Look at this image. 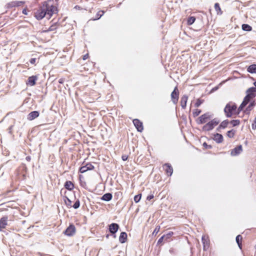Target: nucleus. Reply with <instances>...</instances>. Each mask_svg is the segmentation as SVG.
I'll return each instance as SVG.
<instances>
[{
    "instance_id": "obj_53",
    "label": "nucleus",
    "mask_w": 256,
    "mask_h": 256,
    "mask_svg": "<svg viewBox=\"0 0 256 256\" xmlns=\"http://www.w3.org/2000/svg\"><path fill=\"white\" fill-rule=\"evenodd\" d=\"M26 160L27 161L30 162V160H31V158H30V156H28L26 157Z\"/></svg>"
},
{
    "instance_id": "obj_31",
    "label": "nucleus",
    "mask_w": 256,
    "mask_h": 256,
    "mask_svg": "<svg viewBox=\"0 0 256 256\" xmlns=\"http://www.w3.org/2000/svg\"><path fill=\"white\" fill-rule=\"evenodd\" d=\"M230 123L232 124V126H236L240 124V120H230Z\"/></svg>"
},
{
    "instance_id": "obj_55",
    "label": "nucleus",
    "mask_w": 256,
    "mask_h": 256,
    "mask_svg": "<svg viewBox=\"0 0 256 256\" xmlns=\"http://www.w3.org/2000/svg\"><path fill=\"white\" fill-rule=\"evenodd\" d=\"M49 29L50 30H54V28H52V26H51Z\"/></svg>"
},
{
    "instance_id": "obj_24",
    "label": "nucleus",
    "mask_w": 256,
    "mask_h": 256,
    "mask_svg": "<svg viewBox=\"0 0 256 256\" xmlns=\"http://www.w3.org/2000/svg\"><path fill=\"white\" fill-rule=\"evenodd\" d=\"M242 30L246 32H250L252 30V27L248 24H242Z\"/></svg>"
},
{
    "instance_id": "obj_29",
    "label": "nucleus",
    "mask_w": 256,
    "mask_h": 256,
    "mask_svg": "<svg viewBox=\"0 0 256 256\" xmlns=\"http://www.w3.org/2000/svg\"><path fill=\"white\" fill-rule=\"evenodd\" d=\"M64 202L66 204L68 208H71L72 207V201L70 199H69L67 196L64 197Z\"/></svg>"
},
{
    "instance_id": "obj_56",
    "label": "nucleus",
    "mask_w": 256,
    "mask_h": 256,
    "mask_svg": "<svg viewBox=\"0 0 256 256\" xmlns=\"http://www.w3.org/2000/svg\"><path fill=\"white\" fill-rule=\"evenodd\" d=\"M218 88V86L214 87V88H212V90H216Z\"/></svg>"
},
{
    "instance_id": "obj_46",
    "label": "nucleus",
    "mask_w": 256,
    "mask_h": 256,
    "mask_svg": "<svg viewBox=\"0 0 256 256\" xmlns=\"http://www.w3.org/2000/svg\"><path fill=\"white\" fill-rule=\"evenodd\" d=\"M36 58H32L30 59V62L31 64H34L36 62Z\"/></svg>"
},
{
    "instance_id": "obj_26",
    "label": "nucleus",
    "mask_w": 256,
    "mask_h": 256,
    "mask_svg": "<svg viewBox=\"0 0 256 256\" xmlns=\"http://www.w3.org/2000/svg\"><path fill=\"white\" fill-rule=\"evenodd\" d=\"M214 9L217 12L218 14H222V11L220 4L218 3H216L214 4Z\"/></svg>"
},
{
    "instance_id": "obj_35",
    "label": "nucleus",
    "mask_w": 256,
    "mask_h": 256,
    "mask_svg": "<svg viewBox=\"0 0 256 256\" xmlns=\"http://www.w3.org/2000/svg\"><path fill=\"white\" fill-rule=\"evenodd\" d=\"M80 206V202L79 200H77L74 204L72 206V207L74 209L78 208Z\"/></svg>"
},
{
    "instance_id": "obj_38",
    "label": "nucleus",
    "mask_w": 256,
    "mask_h": 256,
    "mask_svg": "<svg viewBox=\"0 0 256 256\" xmlns=\"http://www.w3.org/2000/svg\"><path fill=\"white\" fill-rule=\"evenodd\" d=\"M160 230V226H156V227L155 228L152 232V235L156 236V234L159 232Z\"/></svg>"
},
{
    "instance_id": "obj_45",
    "label": "nucleus",
    "mask_w": 256,
    "mask_h": 256,
    "mask_svg": "<svg viewBox=\"0 0 256 256\" xmlns=\"http://www.w3.org/2000/svg\"><path fill=\"white\" fill-rule=\"evenodd\" d=\"M202 145L206 149H211L212 148V146L211 145L208 144L206 142H204Z\"/></svg>"
},
{
    "instance_id": "obj_37",
    "label": "nucleus",
    "mask_w": 256,
    "mask_h": 256,
    "mask_svg": "<svg viewBox=\"0 0 256 256\" xmlns=\"http://www.w3.org/2000/svg\"><path fill=\"white\" fill-rule=\"evenodd\" d=\"M202 112V110L200 109H195L193 112V116L196 117L198 116Z\"/></svg>"
},
{
    "instance_id": "obj_13",
    "label": "nucleus",
    "mask_w": 256,
    "mask_h": 256,
    "mask_svg": "<svg viewBox=\"0 0 256 256\" xmlns=\"http://www.w3.org/2000/svg\"><path fill=\"white\" fill-rule=\"evenodd\" d=\"M40 112L38 111H32L28 115L27 119L29 120H32L38 118Z\"/></svg>"
},
{
    "instance_id": "obj_54",
    "label": "nucleus",
    "mask_w": 256,
    "mask_h": 256,
    "mask_svg": "<svg viewBox=\"0 0 256 256\" xmlns=\"http://www.w3.org/2000/svg\"><path fill=\"white\" fill-rule=\"evenodd\" d=\"M238 244V246L239 247V248L240 249H242V243L241 242H239Z\"/></svg>"
},
{
    "instance_id": "obj_57",
    "label": "nucleus",
    "mask_w": 256,
    "mask_h": 256,
    "mask_svg": "<svg viewBox=\"0 0 256 256\" xmlns=\"http://www.w3.org/2000/svg\"><path fill=\"white\" fill-rule=\"evenodd\" d=\"M109 236H110V235L108 234H107L106 236V238H109Z\"/></svg>"
},
{
    "instance_id": "obj_48",
    "label": "nucleus",
    "mask_w": 256,
    "mask_h": 256,
    "mask_svg": "<svg viewBox=\"0 0 256 256\" xmlns=\"http://www.w3.org/2000/svg\"><path fill=\"white\" fill-rule=\"evenodd\" d=\"M154 195L153 194H150L149 196H148L146 198V200H151L152 199L154 198Z\"/></svg>"
},
{
    "instance_id": "obj_20",
    "label": "nucleus",
    "mask_w": 256,
    "mask_h": 256,
    "mask_svg": "<svg viewBox=\"0 0 256 256\" xmlns=\"http://www.w3.org/2000/svg\"><path fill=\"white\" fill-rule=\"evenodd\" d=\"M127 234L126 232H122L119 237V241L120 243H124L127 240Z\"/></svg>"
},
{
    "instance_id": "obj_43",
    "label": "nucleus",
    "mask_w": 256,
    "mask_h": 256,
    "mask_svg": "<svg viewBox=\"0 0 256 256\" xmlns=\"http://www.w3.org/2000/svg\"><path fill=\"white\" fill-rule=\"evenodd\" d=\"M14 2H15V4H16V7L19 6H21L22 4H24V1L16 0V1H14Z\"/></svg>"
},
{
    "instance_id": "obj_22",
    "label": "nucleus",
    "mask_w": 256,
    "mask_h": 256,
    "mask_svg": "<svg viewBox=\"0 0 256 256\" xmlns=\"http://www.w3.org/2000/svg\"><path fill=\"white\" fill-rule=\"evenodd\" d=\"M247 71L250 74L256 73V64H252L248 66Z\"/></svg>"
},
{
    "instance_id": "obj_15",
    "label": "nucleus",
    "mask_w": 256,
    "mask_h": 256,
    "mask_svg": "<svg viewBox=\"0 0 256 256\" xmlns=\"http://www.w3.org/2000/svg\"><path fill=\"white\" fill-rule=\"evenodd\" d=\"M8 216H3L0 219V230L2 231V229L4 228L8 224Z\"/></svg>"
},
{
    "instance_id": "obj_23",
    "label": "nucleus",
    "mask_w": 256,
    "mask_h": 256,
    "mask_svg": "<svg viewBox=\"0 0 256 256\" xmlns=\"http://www.w3.org/2000/svg\"><path fill=\"white\" fill-rule=\"evenodd\" d=\"M255 104H256V103H255L254 101L251 102L249 104V105L247 106V108H246V112L247 113L250 112L252 110V108L254 106Z\"/></svg>"
},
{
    "instance_id": "obj_6",
    "label": "nucleus",
    "mask_w": 256,
    "mask_h": 256,
    "mask_svg": "<svg viewBox=\"0 0 256 256\" xmlns=\"http://www.w3.org/2000/svg\"><path fill=\"white\" fill-rule=\"evenodd\" d=\"M120 228L119 225L116 223H112L108 225V231L113 236L114 238H116V233Z\"/></svg>"
},
{
    "instance_id": "obj_12",
    "label": "nucleus",
    "mask_w": 256,
    "mask_h": 256,
    "mask_svg": "<svg viewBox=\"0 0 256 256\" xmlns=\"http://www.w3.org/2000/svg\"><path fill=\"white\" fill-rule=\"evenodd\" d=\"M246 95L250 98H254L256 96V88L250 87L246 91Z\"/></svg>"
},
{
    "instance_id": "obj_36",
    "label": "nucleus",
    "mask_w": 256,
    "mask_h": 256,
    "mask_svg": "<svg viewBox=\"0 0 256 256\" xmlns=\"http://www.w3.org/2000/svg\"><path fill=\"white\" fill-rule=\"evenodd\" d=\"M247 105V104L242 101V103L240 104V106L238 108V112L242 110Z\"/></svg>"
},
{
    "instance_id": "obj_3",
    "label": "nucleus",
    "mask_w": 256,
    "mask_h": 256,
    "mask_svg": "<svg viewBox=\"0 0 256 256\" xmlns=\"http://www.w3.org/2000/svg\"><path fill=\"white\" fill-rule=\"evenodd\" d=\"M46 16H47L46 8L44 6L43 3L42 6L40 7L34 13V16L38 20H41Z\"/></svg>"
},
{
    "instance_id": "obj_47",
    "label": "nucleus",
    "mask_w": 256,
    "mask_h": 256,
    "mask_svg": "<svg viewBox=\"0 0 256 256\" xmlns=\"http://www.w3.org/2000/svg\"><path fill=\"white\" fill-rule=\"evenodd\" d=\"M122 160H124V161H126L128 160V156L127 155H122Z\"/></svg>"
},
{
    "instance_id": "obj_30",
    "label": "nucleus",
    "mask_w": 256,
    "mask_h": 256,
    "mask_svg": "<svg viewBox=\"0 0 256 256\" xmlns=\"http://www.w3.org/2000/svg\"><path fill=\"white\" fill-rule=\"evenodd\" d=\"M235 132L236 131L234 130H231L227 132L226 136L230 138H232L234 136Z\"/></svg>"
},
{
    "instance_id": "obj_41",
    "label": "nucleus",
    "mask_w": 256,
    "mask_h": 256,
    "mask_svg": "<svg viewBox=\"0 0 256 256\" xmlns=\"http://www.w3.org/2000/svg\"><path fill=\"white\" fill-rule=\"evenodd\" d=\"M165 240V237L164 236V235H163L162 236H161L158 240V242H157V245H160V244L164 240Z\"/></svg>"
},
{
    "instance_id": "obj_50",
    "label": "nucleus",
    "mask_w": 256,
    "mask_h": 256,
    "mask_svg": "<svg viewBox=\"0 0 256 256\" xmlns=\"http://www.w3.org/2000/svg\"><path fill=\"white\" fill-rule=\"evenodd\" d=\"M64 78H60L59 80H58V82L60 84H63L64 82Z\"/></svg>"
},
{
    "instance_id": "obj_5",
    "label": "nucleus",
    "mask_w": 256,
    "mask_h": 256,
    "mask_svg": "<svg viewBox=\"0 0 256 256\" xmlns=\"http://www.w3.org/2000/svg\"><path fill=\"white\" fill-rule=\"evenodd\" d=\"M44 6L46 8V14L47 16H48V18H50L56 12L58 11L57 8L53 5H49L46 2H44Z\"/></svg>"
},
{
    "instance_id": "obj_58",
    "label": "nucleus",
    "mask_w": 256,
    "mask_h": 256,
    "mask_svg": "<svg viewBox=\"0 0 256 256\" xmlns=\"http://www.w3.org/2000/svg\"><path fill=\"white\" fill-rule=\"evenodd\" d=\"M254 88H256V81L254 82Z\"/></svg>"
},
{
    "instance_id": "obj_27",
    "label": "nucleus",
    "mask_w": 256,
    "mask_h": 256,
    "mask_svg": "<svg viewBox=\"0 0 256 256\" xmlns=\"http://www.w3.org/2000/svg\"><path fill=\"white\" fill-rule=\"evenodd\" d=\"M196 20V18L194 16L189 17L187 20V24L190 26Z\"/></svg>"
},
{
    "instance_id": "obj_17",
    "label": "nucleus",
    "mask_w": 256,
    "mask_h": 256,
    "mask_svg": "<svg viewBox=\"0 0 256 256\" xmlns=\"http://www.w3.org/2000/svg\"><path fill=\"white\" fill-rule=\"evenodd\" d=\"M164 166L166 167L165 171L168 175L170 176H172L173 172V168L172 166L168 163H166L164 165Z\"/></svg>"
},
{
    "instance_id": "obj_9",
    "label": "nucleus",
    "mask_w": 256,
    "mask_h": 256,
    "mask_svg": "<svg viewBox=\"0 0 256 256\" xmlns=\"http://www.w3.org/2000/svg\"><path fill=\"white\" fill-rule=\"evenodd\" d=\"M133 124L138 132H142L143 130L144 127L142 123L139 120L136 118L134 119L133 120Z\"/></svg>"
},
{
    "instance_id": "obj_19",
    "label": "nucleus",
    "mask_w": 256,
    "mask_h": 256,
    "mask_svg": "<svg viewBox=\"0 0 256 256\" xmlns=\"http://www.w3.org/2000/svg\"><path fill=\"white\" fill-rule=\"evenodd\" d=\"M112 198V195L111 193L108 192L104 194L100 198V199L104 201L109 202Z\"/></svg>"
},
{
    "instance_id": "obj_32",
    "label": "nucleus",
    "mask_w": 256,
    "mask_h": 256,
    "mask_svg": "<svg viewBox=\"0 0 256 256\" xmlns=\"http://www.w3.org/2000/svg\"><path fill=\"white\" fill-rule=\"evenodd\" d=\"M6 8H12L16 7V4H15L14 1H12V2L8 3L6 4Z\"/></svg>"
},
{
    "instance_id": "obj_8",
    "label": "nucleus",
    "mask_w": 256,
    "mask_h": 256,
    "mask_svg": "<svg viewBox=\"0 0 256 256\" xmlns=\"http://www.w3.org/2000/svg\"><path fill=\"white\" fill-rule=\"evenodd\" d=\"M76 232V228L73 224H70L64 232V234L68 236H71Z\"/></svg>"
},
{
    "instance_id": "obj_33",
    "label": "nucleus",
    "mask_w": 256,
    "mask_h": 256,
    "mask_svg": "<svg viewBox=\"0 0 256 256\" xmlns=\"http://www.w3.org/2000/svg\"><path fill=\"white\" fill-rule=\"evenodd\" d=\"M174 234V232H169L166 234H164L165 237V240H168L170 239L172 236Z\"/></svg>"
},
{
    "instance_id": "obj_49",
    "label": "nucleus",
    "mask_w": 256,
    "mask_h": 256,
    "mask_svg": "<svg viewBox=\"0 0 256 256\" xmlns=\"http://www.w3.org/2000/svg\"><path fill=\"white\" fill-rule=\"evenodd\" d=\"M22 14H26V15H27L28 14H27V10L26 8H24L22 10Z\"/></svg>"
},
{
    "instance_id": "obj_25",
    "label": "nucleus",
    "mask_w": 256,
    "mask_h": 256,
    "mask_svg": "<svg viewBox=\"0 0 256 256\" xmlns=\"http://www.w3.org/2000/svg\"><path fill=\"white\" fill-rule=\"evenodd\" d=\"M230 123V122L228 120H224V121H222L220 124V127L222 128V129H224L226 128L228 124Z\"/></svg>"
},
{
    "instance_id": "obj_7",
    "label": "nucleus",
    "mask_w": 256,
    "mask_h": 256,
    "mask_svg": "<svg viewBox=\"0 0 256 256\" xmlns=\"http://www.w3.org/2000/svg\"><path fill=\"white\" fill-rule=\"evenodd\" d=\"M171 98L174 104H176L178 100L179 92L177 86H176L171 94Z\"/></svg>"
},
{
    "instance_id": "obj_52",
    "label": "nucleus",
    "mask_w": 256,
    "mask_h": 256,
    "mask_svg": "<svg viewBox=\"0 0 256 256\" xmlns=\"http://www.w3.org/2000/svg\"><path fill=\"white\" fill-rule=\"evenodd\" d=\"M222 128L220 127V126L219 125L216 128V131L218 132H221V130H222Z\"/></svg>"
},
{
    "instance_id": "obj_34",
    "label": "nucleus",
    "mask_w": 256,
    "mask_h": 256,
    "mask_svg": "<svg viewBox=\"0 0 256 256\" xmlns=\"http://www.w3.org/2000/svg\"><path fill=\"white\" fill-rule=\"evenodd\" d=\"M141 198H142L141 194L136 195L134 197V201L136 203H138L140 201Z\"/></svg>"
},
{
    "instance_id": "obj_18",
    "label": "nucleus",
    "mask_w": 256,
    "mask_h": 256,
    "mask_svg": "<svg viewBox=\"0 0 256 256\" xmlns=\"http://www.w3.org/2000/svg\"><path fill=\"white\" fill-rule=\"evenodd\" d=\"M188 99V96L186 95H184L180 100V105L182 108H185L186 106V103Z\"/></svg>"
},
{
    "instance_id": "obj_51",
    "label": "nucleus",
    "mask_w": 256,
    "mask_h": 256,
    "mask_svg": "<svg viewBox=\"0 0 256 256\" xmlns=\"http://www.w3.org/2000/svg\"><path fill=\"white\" fill-rule=\"evenodd\" d=\"M88 57V54H86L84 56H83V60H86V59H87Z\"/></svg>"
},
{
    "instance_id": "obj_39",
    "label": "nucleus",
    "mask_w": 256,
    "mask_h": 256,
    "mask_svg": "<svg viewBox=\"0 0 256 256\" xmlns=\"http://www.w3.org/2000/svg\"><path fill=\"white\" fill-rule=\"evenodd\" d=\"M203 101H204L203 100L198 98L196 100V102L194 104L195 106L196 107L200 106V104L203 102Z\"/></svg>"
},
{
    "instance_id": "obj_21",
    "label": "nucleus",
    "mask_w": 256,
    "mask_h": 256,
    "mask_svg": "<svg viewBox=\"0 0 256 256\" xmlns=\"http://www.w3.org/2000/svg\"><path fill=\"white\" fill-rule=\"evenodd\" d=\"M64 186L66 190H72L74 188V184L71 181L68 180L64 183Z\"/></svg>"
},
{
    "instance_id": "obj_11",
    "label": "nucleus",
    "mask_w": 256,
    "mask_h": 256,
    "mask_svg": "<svg viewBox=\"0 0 256 256\" xmlns=\"http://www.w3.org/2000/svg\"><path fill=\"white\" fill-rule=\"evenodd\" d=\"M94 168V166L90 163L86 164L80 168L79 171L80 173H84L88 170H92Z\"/></svg>"
},
{
    "instance_id": "obj_14",
    "label": "nucleus",
    "mask_w": 256,
    "mask_h": 256,
    "mask_svg": "<svg viewBox=\"0 0 256 256\" xmlns=\"http://www.w3.org/2000/svg\"><path fill=\"white\" fill-rule=\"evenodd\" d=\"M38 78L36 76H32L28 78L26 84L30 86H34L36 84V82Z\"/></svg>"
},
{
    "instance_id": "obj_40",
    "label": "nucleus",
    "mask_w": 256,
    "mask_h": 256,
    "mask_svg": "<svg viewBox=\"0 0 256 256\" xmlns=\"http://www.w3.org/2000/svg\"><path fill=\"white\" fill-rule=\"evenodd\" d=\"M252 99H253V98H250V97L246 95L243 100V102H245L246 104H248L251 100Z\"/></svg>"
},
{
    "instance_id": "obj_4",
    "label": "nucleus",
    "mask_w": 256,
    "mask_h": 256,
    "mask_svg": "<svg viewBox=\"0 0 256 256\" xmlns=\"http://www.w3.org/2000/svg\"><path fill=\"white\" fill-rule=\"evenodd\" d=\"M214 116V114L208 112L200 116L197 120V123L199 124H204L207 122L208 120L212 119Z\"/></svg>"
},
{
    "instance_id": "obj_2",
    "label": "nucleus",
    "mask_w": 256,
    "mask_h": 256,
    "mask_svg": "<svg viewBox=\"0 0 256 256\" xmlns=\"http://www.w3.org/2000/svg\"><path fill=\"white\" fill-rule=\"evenodd\" d=\"M220 121L218 118H214L204 124L202 128L203 131L209 132L214 129Z\"/></svg>"
},
{
    "instance_id": "obj_44",
    "label": "nucleus",
    "mask_w": 256,
    "mask_h": 256,
    "mask_svg": "<svg viewBox=\"0 0 256 256\" xmlns=\"http://www.w3.org/2000/svg\"><path fill=\"white\" fill-rule=\"evenodd\" d=\"M104 11H100L97 14V17L95 20H98L100 19L102 16L104 14Z\"/></svg>"
},
{
    "instance_id": "obj_10",
    "label": "nucleus",
    "mask_w": 256,
    "mask_h": 256,
    "mask_svg": "<svg viewBox=\"0 0 256 256\" xmlns=\"http://www.w3.org/2000/svg\"><path fill=\"white\" fill-rule=\"evenodd\" d=\"M242 152V145H238L231 151L232 156H236L240 154Z\"/></svg>"
},
{
    "instance_id": "obj_42",
    "label": "nucleus",
    "mask_w": 256,
    "mask_h": 256,
    "mask_svg": "<svg viewBox=\"0 0 256 256\" xmlns=\"http://www.w3.org/2000/svg\"><path fill=\"white\" fill-rule=\"evenodd\" d=\"M242 236L241 235L238 234L236 236V240L237 244H238L239 242H241V241L242 240Z\"/></svg>"
},
{
    "instance_id": "obj_1",
    "label": "nucleus",
    "mask_w": 256,
    "mask_h": 256,
    "mask_svg": "<svg viewBox=\"0 0 256 256\" xmlns=\"http://www.w3.org/2000/svg\"><path fill=\"white\" fill-rule=\"evenodd\" d=\"M236 104L234 102H230L226 104L224 111L226 118H231L236 113Z\"/></svg>"
},
{
    "instance_id": "obj_16",
    "label": "nucleus",
    "mask_w": 256,
    "mask_h": 256,
    "mask_svg": "<svg viewBox=\"0 0 256 256\" xmlns=\"http://www.w3.org/2000/svg\"><path fill=\"white\" fill-rule=\"evenodd\" d=\"M213 140L218 144L222 143L223 142L224 138L222 134L216 133L214 134Z\"/></svg>"
},
{
    "instance_id": "obj_28",
    "label": "nucleus",
    "mask_w": 256,
    "mask_h": 256,
    "mask_svg": "<svg viewBox=\"0 0 256 256\" xmlns=\"http://www.w3.org/2000/svg\"><path fill=\"white\" fill-rule=\"evenodd\" d=\"M202 242L203 243L204 250H206L208 248V244L206 240L204 238V236H202Z\"/></svg>"
}]
</instances>
